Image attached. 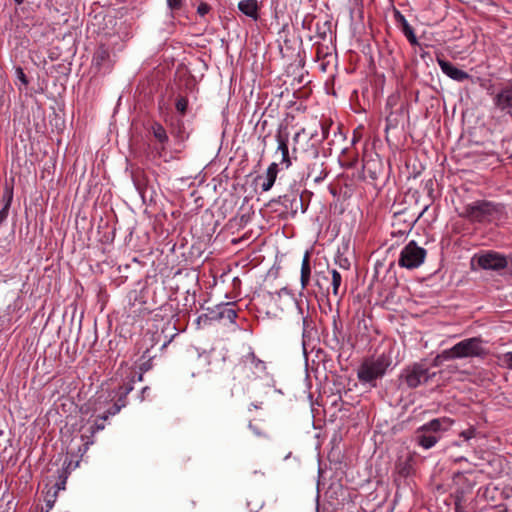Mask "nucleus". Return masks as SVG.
Wrapping results in <instances>:
<instances>
[{"mask_svg":"<svg viewBox=\"0 0 512 512\" xmlns=\"http://www.w3.org/2000/svg\"><path fill=\"white\" fill-rule=\"evenodd\" d=\"M134 377L128 382L119 386L116 390L104 391L102 390L97 394L95 399L91 402L93 411L101 412L98 419L91 426V434L104 429V421L109 417L116 415L120 410L126 406V397L133 390Z\"/></svg>","mask_w":512,"mask_h":512,"instance_id":"1","label":"nucleus"},{"mask_svg":"<svg viewBox=\"0 0 512 512\" xmlns=\"http://www.w3.org/2000/svg\"><path fill=\"white\" fill-rule=\"evenodd\" d=\"M506 215L505 206L489 200H476L465 204L459 216L471 223L488 224L500 221Z\"/></svg>","mask_w":512,"mask_h":512,"instance_id":"2","label":"nucleus"},{"mask_svg":"<svg viewBox=\"0 0 512 512\" xmlns=\"http://www.w3.org/2000/svg\"><path fill=\"white\" fill-rule=\"evenodd\" d=\"M487 354L484 347V341L480 337H471L464 339L449 349L443 350L434 359V365L437 366L442 361H449L462 358H483Z\"/></svg>","mask_w":512,"mask_h":512,"instance_id":"3","label":"nucleus"},{"mask_svg":"<svg viewBox=\"0 0 512 512\" xmlns=\"http://www.w3.org/2000/svg\"><path fill=\"white\" fill-rule=\"evenodd\" d=\"M449 417L434 418L416 430L415 441L423 449L434 447L453 425Z\"/></svg>","mask_w":512,"mask_h":512,"instance_id":"4","label":"nucleus"},{"mask_svg":"<svg viewBox=\"0 0 512 512\" xmlns=\"http://www.w3.org/2000/svg\"><path fill=\"white\" fill-rule=\"evenodd\" d=\"M391 365V357L385 353L374 359L364 361L358 369L357 376L360 382L372 383L385 375Z\"/></svg>","mask_w":512,"mask_h":512,"instance_id":"5","label":"nucleus"},{"mask_svg":"<svg viewBox=\"0 0 512 512\" xmlns=\"http://www.w3.org/2000/svg\"><path fill=\"white\" fill-rule=\"evenodd\" d=\"M239 374L247 380L262 379L269 375L266 362L261 360L254 351L243 355L238 364Z\"/></svg>","mask_w":512,"mask_h":512,"instance_id":"6","label":"nucleus"},{"mask_svg":"<svg viewBox=\"0 0 512 512\" xmlns=\"http://www.w3.org/2000/svg\"><path fill=\"white\" fill-rule=\"evenodd\" d=\"M435 375V372H430L424 361L413 363L405 368L402 373L404 382L409 388H417L427 383Z\"/></svg>","mask_w":512,"mask_h":512,"instance_id":"7","label":"nucleus"},{"mask_svg":"<svg viewBox=\"0 0 512 512\" xmlns=\"http://www.w3.org/2000/svg\"><path fill=\"white\" fill-rule=\"evenodd\" d=\"M425 257L426 250L412 240L401 250L398 264L407 269H415L423 264Z\"/></svg>","mask_w":512,"mask_h":512,"instance_id":"8","label":"nucleus"},{"mask_svg":"<svg viewBox=\"0 0 512 512\" xmlns=\"http://www.w3.org/2000/svg\"><path fill=\"white\" fill-rule=\"evenodd\" d=\"M477 264L484 270L501 271L508 266L507 258L496 251H486L475 256Z\"/></svg>","mask_w":512,"mask_h":512,"instance_id":"9","label":"nucleus"},{"mask_svg":"<svg viewBox=\"0 0 512 512\" xmlns=\"http://www.w3.org/2000/svg\"><path fill=\"white\" fill-rule=\"evenodd\" d=\"M496 109L512 118V83L502 87L493 97Z\"/></svg>","mask_w":512,"mask_h":512,"instance_id":"10","label":"nucleus"},{"mask_svg":"<svg viewBox=\"0 0 512 512\" xmlns=\"http://www.w3.org/2000/svg\"><path fill=\"white\" fill-rule=\"evenodd\" d=\"M313 159L307 165V177L311 178L315 183H321L328 175L325 163L319 158L317 149H314Z\"/></svg>","mask_w":512,"mask_h":512,"instance_id":"11","label":"nucleus"},{"mask_svg":"<svg viewBox=\"0 0 512 512\" xmlns=\"http://www.w3.org/2000/svg\"><path fill=\"white\" fill-rule=\"evenodd\" d=\"M235 303H220L216 305L213 309L209 310V317L212 320H223L227 319L229 322L233 323L237 318V312L234 309Z\"/></svg>","mask_w":512,"mask_h":512,"instance_id":"12","label":"nucleus"},{"mask_svg":"<svg viewBox=\"0 0 512 512\" xmlns=\"http://www.w3.org/2000/svg\"><path fill=\"white\" fill-rule=\"evenodd\" d=\"M148 131L153 135L154 139L158 143L157 151L158 154L161 155L163 152L166 151L167 145L169 143V136L162 124L159 122H153Z\"/></svg>","mask_w":512,"mask_h":512,"instance_id":"13","label":"nucleus"},{"mask_svg":"<svg viewBox=\"0 0 512 512\" xmlns=\"http://www.w3.org/2000/svg\"><path fill=\"white\" fill-rule=\"evenodd\" d=\"M437 63L439 67L441 68V71L448 76L449 78L458 81L463 82L470 78V75L454 66L451 62L446 61L442 58H437Z\"/></svg>","mask_w":512,"mask_h":512,"instance_id":"14","label":"nucleus"},{"mask_svg":"<svg viewBox=\"0 0 512 512\" xmlns=\"http://www.w3.org/2000/svg\"><path fill=\"white\" fill-rule=\"evenodd\" d=\"M138 346H139V350L144 348V351H143V354H142L141 358L142 359H147V361L142 362L140 364V369L142 371H148L151 368L150 361L154 357L150 353V348H152L154 346V337H153V335H151L149 333H146L145 335H143V337L141 338L140 342L138 343Z\"/></svg>","mask_w":512,"mask_h":512,"instance_id":"15","label":"nucleus"},{"mask_svg":"<svg viewBox=\"0 0 512 512\" xmlns=\"http://www.w3.org/2000/svg\"><path fill=\"white\" fill-rule=\"evenodd\" d=\"M276 141L278 143L277 150L281 152V164L288 169L292 165V161L289 156V148H288V134H283L279 131L276 134Z\"/></svg>","mask_w":512,"mask_h":512,"instance_id":"16","label":"nucleus"},{"mask_svg":"<svg viewBox=\"0 0 512 512\" xmlns=\"http://www.w3.org/2000/svg\"><path fill=\"white\" fill-rule=\"evenodd\" d=\"M394 18H395V21L397 22V24L401 27V30H402L403 34L406 36V38L408 39V41L412 45H417L418 44L417 37L414 33L413 28L411 27V25L408 23L407 19L405 18V16L400 11L395 10Z\"/></svg>","mask_w":512,"mask_h":512,"instance_id":"17","label":"nucleus"},{"mask_svg":"<svg viewBox=\"0 0 512 512\" xmlns=\"http://www.w3.org/2000/svg\"><path fill=\"white\" fill-rule=\"evenodd\" d=\"M328 273L331 275L332 293L341 299L347 291V286L342 284V275L336 269L328 270Z\"/></svg>","mask_w":512,"mask_h":512,"instance_id":"18","label":"nucleus"},{"mask_svg":"<svg viewBox=\"0 0 512 512\" xmlns=\"http://www.w3.org/2000/svg\"><path fill=\"white\" fill-rule=\"evenodd\" d=\"M238 9L245 16L257 21L259 18V5L257 0H241Z\"/></svg>","mask_w":512,"mask_h":512,"instance_id":"19","label":"nucleus"},{"mask_svg":"<svg viewBox=\"0 0 512 512\" xmlns=\"http://www.w3.org/2000/svg\"><path fill=\"white\" fill-rule=\"evenodd\" d=\"M277 174H278V164L273 162L267 168L265 180L261 184L262 191H265V192L269 191L273 187V185L276 181V178H277Z\"/></svg>","mask_w":512,"mask_h":512,"instance_id":"20","label":"nucleus"},{"mask_svg":"<svg viewBox=\"0 0 512 512\" xmlns=\"http://www.w3.org/2000/svg\"><path fill=\"white\" fill-rule=\"evenodd\" d=\"M311 266H310V254L307 251L304 254L301 264V275L300 282L303 289H305L310 283Z\"/></svg>","mask_w":512,"mask_h":512,"instance_id":"21","label":"nucleus"},{"mask_svg":"<svg viewBox=\"0 0 512 512\" xmlns=\"http://www.w3.org/2000/svg\"><path fill=\"white\" fill-rule=\"evenodd\" d=\"M70 465L71 461L68 460V458L66 457L62 463V471L59 474V481L54 484L53 491H57L58 493L60 490L65 489L66 479L68 477L67 469L69 468Z\"/></svg>","mask_w":512,"mask_h":512,"instance_id":"22","label":"nucleus"},{"mask_svg":"<svg viewBox=\"0 0 512 512\" xmlns=\"http://www.w3.org/2000/svg\"><path fill=\"white\" fill-rule=\"evenodd\" d=\"M171 133L179 142H184L188 138V134L185 131V126L182 120H178L177 123L173 125Z\"/></svg>","mask_w":512,"mask_h":512,"instance_id":"23","label":"nucleus"},{"mask_svg":"<svg viewBox=\"0 0 512 512\" xmlns=\"http://www.w3.org/2000/svg\"><path fill=\"white\" fill-rule=\"evenodd\" d=\"M497 362L500 367L512 370V352H506L498 355Z\"/></svg>","mask_w":512,"mask_h":512,"instance_id":"24","label":"nucleus"},{"mask_svg":"<svg viewBox=\"0 0 512 512\" xmlns=\"http://www.w3.org/2000/svg\"><path fill=\"white\" fill-rule=\"evenodd\" d=\"M57 499V491H52V489H49L44 496V501L46 503V511L48 512L52 507L54 506V503Z\"/></svg>","mask_w":512,"mask_h":512,"instance_id":"25","label":"nucleus"},{"mask_svg":"<svg viewBox=\"0 0 512 512\" xmlns=\"http://www.w3.org/2000/svg\"><path fill=\"white\" fill-rule=\"evenodd\" d=\"M291 196L292 198H290V195L280 196V203L287 206V202H290L291 207L293 204H297L298 202L301 203V197H298L296 194H292Z\"/></svg>","mask_w":512,"mask_h":512,"instance_id":"26","label":"nucleus"},{"mask_svg":"<svg viewBox=\"0 0 512 512\" xmlns=\"http://www.w3.org/2000/svg\"><path fill=\"white\" fill-rule=\"evenodd\" d=\"M187 107H188V100H187V98L180 97L179 99H177V101H176V109H177L178 112H180L181 114H185V112L187 110Z\"/></svg>","mask_w":512,"mask_h":512,"instance_id":"27","label":"nucleus"},{"mask_svg":"<svg viewBox=\"0 0 512 512\" xmlns=\"http://www.w3.org/2000/svg\"><path fill=\"white\" fill-rule=\"evenodd\" d=\"M11 200L9 199L0 210V225L4 223L8 217Z\"/></svg>","mask_w":512,"mask_h":512,"instance_id":"28","label":"nucleus"},{"mask_svg":"<svg viewBox=\"0 0 512 512\" xmlns=\"http://www.w3.org/2000/svg\"><path fill=\"white\" fill-rule=\"evenodd\" d=\"M477 434V430L474 427H470L467 430H464L460 433V437H462L465 441H468L474 438Z\"/></svg>","mask_w":512,"mask_h":512,"instance_id":"29","label":"nucleus"},{"mask_svg":"<svg viewBox=\"0 0 512 512\" xmlns=\"http://www.w3.org/2000/svg\"><path fill=\"white\" fill-rule=\"evenodd\" d=\"M318 125H319V127L321 128V131H322V137H321V139L319 141L322 142L325 139H327V137H328L329 128H330L331 123H328L327 121H325V122H319Z\"/></svg>","mask_w":512,"mask_h":512,"instance_id":"30","label":"nucleus"},{"mask_svg":"<svg viewBox=\"0 0 512 512\" xmlns=\"http://www.w3.org/2000/svg\"><path fill=\"white\" fill-rule=\"evenodd\" d=\"M283 294H285V295H289V294H290V293H289V290H288L286 287L281 288L280 290H278V291H276V292H268V293H267V296H268V298H269L270 300H275V299H276V297H278V298H279V297H281Z\"/></svg>","mask_w":512,"mask_h":512,"instance_id":"31","label":"nucleus"},{"mask_svg":"<svg viewBox=\"0 0 512 512\" xmlns=\"http://www.w3.org/2000/svg\"><path fill=\"white\" fill-rule=\"evenodd\" d=\"M167 5L171 10H179L182 7V0H167Z\"/></svg>","mask_w":512,"mask_h":512,"instance_id":"32","label":"nucleus"},{"mask_svg":"<svg viewBox=\"0 0 512 512\" xmlns=\"http://www.w3.org/2000/svg\"><path fill=\"white\" fill-rule=\"evenodd\" d=\"M16 74H17V77L18 79L20 80V82L23 84V85H27L28 84V79L23 71V69L21 67H18L16 69Z\"/></svg>","mask_w":512,"mask_h":512,"instance_id":"33","label":"nucleus"},{"mask_svg":"<svg viewBox=\"0 0 512 512\" xmlns=\"http://www.w3.org/2000/svg\"><path fill=\"white\" fill-rule=\"evenodd\" d=\"M210 10V6L206 3H201L198 8H197V12L198 14H200L201 16H204L206 15Z\"/></svg>","mask_w":512,"mask_h":512,"instance_id":"34","label":"nucleus"},{"mask_svg":"<svg viewBox=\"0 0 512 512\" xmlns=\"http://www.w3.org/2000/svg\"><path fill=\"white\" fill-rule=\"evenodd\" d=\"M305 128H301L297 133H295L294 137H293V142H294V148L293 150L295 151L296 150V145L298 144V141H299V138L302 134L305 133Z\"/></svg>","mask_w":512,"mask_h":512,"instance_id":"35","label":"nucleus"},{"mask_svg":"<svg viewBox=\"0 0 512 512\" xmlns=\"http://www.w3.org/2000/svg\"><path fill=\"white\" fill-rule=\"evenodd\" d=\"M317 279H316V285L322 289V284H321V281H320V278H322L323 280L327 281L328 280V277L324 274V273H317L316 275Z\"/></svg>","mask_w":512,"mask_h":512,"instance_id":"36","label":"nucleus"},{"mask_svg":"<svg viewBox=\"0 0 512 512\" xmlns=\"http://www.w3.org/2000/svg\"><path fill=\"white\" fill-rule=\"evenodd\" d=\"M309 319L307 317H303V335H305L306 328L309 326Z\"/></svg>","mask_w":512,"mask_h":512,"instance_id":"37","label":"nucleus"},{"mask_svg":"<svg viewBox=\"0 0 512 512\" xmlns=\"http://www.w3.org/2000/svg\"><path fill=\"white\" fill-rule=\"evenodd\" d=\"M149 391H150L149 387H144V388L142 389V399H144L145 394H147V392H149Z\"/></svg>","mask_w":512,"mask_h":512,"instance_id":"38","label":"nucleus"},{"mask_svg":"<svg viewBox=\"0 0 512 512\" xmlns=\"http://www.w3.org/2000/svg\"><path fill=\"white\" fill-rule=\"evenodd\" d=\"M251 406L254 407L255 409H259L262 407V402L259 404H251Z\"/></svg>","mask_w":512,"mask_h":512,"instance_id":"39","label":"nucleus"},{"mask_svg":"<svg viewBox=\"0 0 512 512\" xmlns=\"http://www.w3.org/2000/svg\"><path fill=\"white\" fill-rule=\"evenodd\" d=\"M17 5H21L25 0H13Z\"/></svg>","mask_w":512,"mask_h":512,"instance_id":"40","label":"nucleus"},{"mask_svg":"<svg viewBox=\"0 0 512 512\" xmlns=\"http://www.w3.org/2000/svg\"><path fill=\"white\" fill-rule=\"evenodd\" d=\"M249 427H250L251 429H253V431H254L256 434H258V435L260 434V433L258 432V429H255L251 424L249 425Z\"/></svg>","mask_w":512,"mask_h":512,"instance_id":"41","label":"nucleus"},{"mask_svg":"<svg viewBox=\"0 0 512 512\" xmlns=\"http://www.w3.org/2000/svg\"><path fill=\"white\" fill-rule=\"evenodd\" d=\"M400 473H401L402 475H407V474H408V471H406V469L404 468V469H402V470L400 471Z\"/></svg>","mask_w":512,"mask_h":512,"instance_id":"42","label":"nucleus"},{"mask_svg":"<svg viewBox=\"0 0 512 512\" xmlns=\"http://www.w3.org/2000/svg\"><path fill=\"white\" fill-rule=\"evenodd\" d=\"M316 134H317V131H315L314 133H311L310 138L311 139L314 138L316 136Z\"/></svg>","mask_w":512,"mask_h":512,"instance_id":"43","label":"nucleus"},{"mask_svg":"<svg viewBox=\"0 0 512 512\" xmlns=\"http://www.w3.org/2000/svg\"><path fill=\"white\" fill-rule=\"evenodd\" d=\"M138 380H140V381L142 380V374H139Z\"/></svg>","mask_w":512,"mask_h":512,"instance_id":"44","label":"nucleus"}]
</instances>
